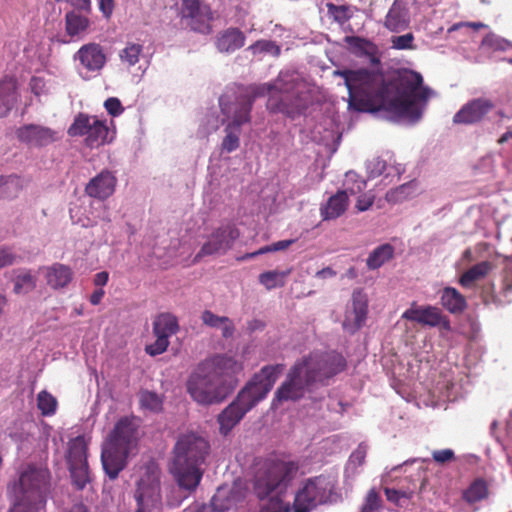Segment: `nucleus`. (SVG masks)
I'll return each mask as SVG.
<instances>
[{
  "label": "nucleus",
  "instance_id": "32",
  "mask_svg": "<svg viewBox=\"0 0 512 512\" xmlns=\"http://www.w3.org/2000/svg\"><path fill=\"white\" fill-rule=\"evenodd\" d=\"M179 330L177 318L170 313L160 314L153 322L155 336L169 338Z\"/></svg>",
  "mask_w": 512,
  "mask_h": 512
},
{
  "label": "nucleus",
  "instance_id": "1",
  "mask_svg": "<svg viewBox=\"0 0 512 512\" xmlns=\"http://www.w3.org/2000/svg\"><path fill=\"white\" fill-rule=\"evenodd\" d=\"M348 89V107L358 112L374 113L384 110L395 121L416 124L422 118L428 103L437 93L423 83L420 73L404 70L386 83L381 73L367 69L336 70Z\"/></svg>",
  "mask_w": 512,
  "mask_h": 512
},
{
  "label": "nucleus",
  "instance_id": "63",
  "mask_svg": "<svg viewBox=\"0 0 512 512\" xmlns=\"http://www.w3.org/2000/svg\"><path fill=\"white\" fill-rule=\"evenodd\" d=\"M74 8L89 12L91 10V0H67Z\"/></svg>",
  "mask_w": 512,
  "mask_h": 512
},
{
  "label": "nucleus",
  "instance_id": "3",
  "mask_svg": "<svg viewBox=\"0 0 512 512\" xmlns=\"http://www.w3.org/2000/svg\"><path fill=\"white\" fill-rule=\"evenodd\" d=\"M243 362L229 353H214L200 361L187 380V392L201 405L223 402L237 387Z\"/></svg>",
  "mask_w": 512,
  "mask_h": 512
},
{
  "label": "nucleus",
  "instance_id": "58",
  "mask_svg": "<svg viewBox=\"0 0 512 512\" xmlns=\"http://www.w3.org/2000/svg\"><path fill=\"white\" fill-rule=\"evenodd\" d=\"M375 196L372 192L362 194L358 197L356 209L359 212L367 211L374 203Z\"/></svg>",
  "mask_w": 512,
  "mask_h": 512
},
{
  "label": "nucleus",
  "instance_id": "31",
  "mask_svg": "<svg viewBox=\"0 0 512 512\" xmlns=\"http://www.w3.org/2000/svg\"><path fill=\"white\" fill-rule=\"evenodd\" d=\"M395 248L389 243H384L373 249L366 259L369 270H376L394 257Z\"/></svg>",
  "mask_w": 512,
  "mask_h": 512
},
{
  "label": "nucleus",
  "instance_id": "13",
  "mask_svg": "<svg viewBox=\"0 0 512 512\" xmlns=\"http://www.w3.org/2000/svg\"><path fill=\"white\" fill-rule=\"evenodd\" d=\"M76 68L83 79H90L100 74L107 63L104 48L98 43L82 45L73 56Z\"/></svg>",
  "mask_w": 512,
  "mask_h": 512
},
{
  "label": "nucleus",
  "instance_id": "26",
  "mask_svg": "<svg viewBox=\"0 0 512 512\" xmlns=\"http://www.w3.org/2000/svg\"><path fill=\"white\" fill-rule=\"evenodd\" d=\"M43 273L47 285L54 289L59 290L66 287L72 280L73 272L72 270L60 263H55L48 267H43L40 269Z\"/></svg>",
  "mask_w": 512,
  "mask_h": 512
},
{
  "label": "nucleus",
  "instance_id": "50",
  "mask_svg": "<svg viewBox=\"0 0 512 512\" xmlns=\"http://www.w3.org/2000/svg\"><path fill=\"white\" fill-rule=\"evenodd\" d=\"M366 170L369 178H376L386 172L387 163L380 157H375L366 163Z\"/></svg>",
  "mask_w": 512,
  "mask_h": 512
},
{
  "label": "nucleus",
  "instance_id": "5",
  "mask_svg": "<svg viewBox=\"0 0 512 512\" xmlns=\"http://www.w3.org/2000/svg\"><path fill=\"white\" fill-rule=\"evenodd\" d=\"M283 365L264 366L259 373L240 390L236 399L217 418L219 432L228 435L245 414L262 401L274 386Z\"/></svg>",
  "mask_w": 512,
  "mask_h": 512
},
{
  "label": "nucleus",
  "instance_id": "40",
  "mask_svg": "<svg viewBox=\"0 0 512 512\" xmlns=\"http://www.w3.org/2000/svg\"><path fill=\"white\" fill-rule=\"evenodd\" d=\"M290 271H267L259 275V282L268 290L284 286Z\"/></svg>",
  "mask_w": 512,
  "mask_h": 512
},
{
  "label": "nucleus",
  "instance_id": "59",
  "mask_svg": "<svg viewBox=\"0 0 512 512\" xmlns=\"http://www.w3.org/2000/svg\"><path fill=\"white\" fill-rule=\"evenodd\" d=\"M220 122L214 115H207L206 126L203 127V134H210L219 128Z\"/></svg>",
  "mask_w": 512,
  "mask_h": 512
},
{
  "label": "nucleus",
  "instance_id": "57",
  "mask_svg": "<svg viewBox=\"0 0 512 512\" xmlns=\"http://www.w3.org/2000/svg\"><path fill=\"white\" fill-rule=\"evenodd\" d=\"M104 107L112 116H119L123 112V107L118 98L111 97L104 102Z\"/></svg>",
  "mask_w": 512,
  "mask_h": 512
},
{
  "label": "nucleus",
  "instance_id": "7",
  "mask_svg": "<svg viewBox=\"0 0 512 512\" xmlns=\"http://www.w3.org/2000/svg\"><path fill=\"white\" fill-rule=\"evenodd\" d=\"M137 429L128 418L120 419L102 448L101 460L106 474L115 479L125 467L129 453L136 445Z\"/></svg>",
  "mask_w": 512,
  "mask_h": 512
},
{
  "label": "nucleus",
  "instance_id": "34",
  "mask_svg": "<svg viewBox=\"0 0 512 512\" xmlns=\"http://www.w3.org/2000/svg\"><path fill=\"white\" fill-rule=\"evenodd\" d=\"M418 192V185L415 181H410L402 184L386 193V200L391 204L401 203L413 196Z\"/></svg>",
  "mask_w": 512,
  "mask_h": 512
},
{
  "label": "nucleus",
  "instance_id": "23",
  "mask_svg": "<svg viewBox=\"0 0 512 512\" xmlns=\"http://www.w3.org/2000/svg\"><path fill=\"white\" fill-rule=\"evenodd\" d=\"M411 22L410 11L406 5L395 0L388 10L385 19L384 27L393 33H399L406 30Z\"/></svg>",
  "mask_w": 512,
  "mask_h": 512
},
{
  "label": "nucleus",
  "instance_id": "44",
  "mask_svg": "<svg viewBox=\"0 0 512 512\" xmlns=\"http://www.w3.org/2000/svg\"><path fill=\"white\" fill-rule=\"evenodd\" d=\"M343 190H346V194L356 195L361 193L366 188V181L360 177L355 171H348L345 174L343 181Z\"/></svg>",
  "mask_w": 512,
  "mask_h": 512
},
{
  "label": "nucleus",
  "instance_id": "45",
  "mask_svg": "<svg viewBox=\"0 0 512 512\" xmlns=\"http://www.w3.org/2000/svg\"><path fill=\"white\" fill-rule=\"evenodd\" d=\"M69 470L73 483L78 489H83L89 482L88 463H73L69 464Z\"/></svg>",
  "mask_w": 512,
  "mask_h": 512
},
{
  "label": "nucleus",
  "instance_id": "22",
  "mask_svg": "<svg viewBox=\"0 0 512 512\" xmlns=\"http://www.w3.org/2000/svg\"><path fill=\"white\" fill-rule=\"evenodd\" d=\"M115 186V176L111 172L104 170L87 183L85 192L89 197L104 202L106 198L114 193Z\"/></svg>",
  "mask_w": 512,
  "mask_h": 512
},
{
  "label": "nucleus",
  "instance_id": "54",
  "mask_svg": "<svg viewBox=\"0 0 512 512\" xmlns=\"http://www.w3.org/2000/svg\"><path fill=\"white\" fill-rule=\"evenodd\" d=\"M155 337L156 340L154 341V343L147 345L145 348L146 353L151 356H156L164 353L169 346L168 339L160 336Z\"/></svg>",
  "mask_w": 512,
  "mask_h": 512
},
{
  "label": "nucleus",
  "instance_id": "60",
  "mask_svg": "<svg viewBox=\"0 0 512 512\" xmlns=\"http://www.w3.org/2000/svg\"><path fill=\"white\" fill-rule=\"evenodd\" d=\"M385 494H386V497H387V499L389 501L397 503V504L400 503V500L402 498H406L407 497L406 493L400 492L398 490L391 489V488H386L385 489Z\"/></svg>",
  "mask_w": 512,
  "mask_h": 512
},
{
  "label": "nucleus",
  "instance_id": "46",
  "mask_svg": "<svg viewBox=\"0 0 512 512\" xmlns=\"http://www.w3.org/2000/svg\"><path fill=\"white\" fill-rule=\"evenodd\" d=\"M140 405L151 412H159L162 409V398L155 392L144 390L139 394Z\"/></svg>",
  "mask_w": 512,
  "mask_h": 512
},
{
  "label": "nucleus",
  "instance_id": "6",
  "mask_svg": "<svg viewBox=\"0 0 512 512\" xmlns=\"http://www.w3.org/2000/svg\"><path fill=\"white\" fill-rule=\"evenodd\" d=\"M210 453V444L195 433L179 437L174 447V459L171 472L181 489L194 491L203 476L202 465Z\"/></svg>",
  "mask_w": 512,
  "mask_h": 512
},
{
  "label": "nucleus",
  "instance_id": "27",
  "mask_svg": "<svg viewBox=\"0 0 512 512\" xmlns=\"http://www.w3.org/2000/svg\"><path fill=\"white\" fill-rule=\"evenodd\" d=\"M90 26V20L76 12H68L65 15V30L74 40H81L85 37Z\"/></svg>",
  "mask_w": 512,
  "mask_h": 512
},
{
  "label": "nucleus",
  "instance_id": "41",
  "mask_svg": "<svg viewBox=\"0 0 512 512\" xmlns=\"http://www.w3.org/2000/svg\"><path fill=\"white\" fill-rule=\"evenodd\" d=\"M225 137L221 143V149L223 152L231 153L237 150L240 146V135L241 128L229 126L225 124Z\"/></svg>",
  "mask_w": 512,
  "mask_h": 512
},
{
  "label": "nucleus",
  "instance_id": "47",
  "mask_svg": "<svg viewBox=\"0 0 512 512\" xmlns=\"http://www.w3.org/2000/svg\"><path fill=\"white\" fill-rule=\"evenodd\" d=\"M37 406L44 416L54 415L57 408V400L47 391H41L37 396Z\"/></svg>",
  "mask_w": 512,
  "mask_h": 512
},
{
  "label": "nucleus",
  "instance_id": "33",
  "mask_svg": "<svg viewBox=\"0 0 512 512\" xmlns=\"http://www.w3.org/2000/svg\"><path fill=\"white\" fill-rule=\"evenodd\" d=\"M350 44L357 55L367 57L372 64L380 63L378 47L371 41L352 38Z\"/></svg>",
  "mask_w": 512,
  "mask_h": 512
},
{
  "label": "nucleus",
  "instance_id": "15",
  "mask_svg": "<svg viewBox=\"0 0 512 512\" xmlns=\"http://www.w3.org/2000/svg\"><path fill=\"white\" fill-rule=\"evenodd\" d=\"M69 212L73 224L88 228L102 222L105 232L110 228V212L103 201H91L89 205L73 203Z\"/></svg>",
  "mask_w": 512,
  "mask_h": 512
},
{
  "label": "nucleus",
  "instance_id": "53",
  "mask_svg": "<svg viewBox=\"0 0 512 512\" xmlns=\"http://www.w3.org/2000/svg\"><path fill=\"white\" fill-rule=\"evenodd\" d=\"M482 45L485 47L492 48L494 50H506L510 46V43L507 40H505L495 34H490V35H487L482 40Z\"/></svg>",
  "mask_w": 512,
  "mask_h": 512
},
{
  "label": "nucleus",
  "instance_id": "2",
  "mask_svg": "<svg viewBox=\"0 0 512 512\" xmlns=\"http://www.w3.org/2000/svg\"><path fill=\"white\" fill-rule=\"evenodd\" d=\"M308 86L296 71H281L271 82L254 84L239 89L235 95L224 94L219 99L222 124L241 128L251 121V110L255 100L269 95L267 109L294 118L308 104Z\"/></svg>",
  "mask_w": 512,
  "mask_h": 512
},
{
  "label": "nucleus",
  "instance_id": "56",
  "mask_svg": "<svg viewBox=\"0 0 512 512\" xmlns=\"http://www.w3.org/2000/svg\"><path fill=\"white\" fill-rule=\"evenodd\" d=\"M432 458L439 464L448 463L455 458L454 451L452 449L435 450L432 452Z\"/></svg>",
  "mask_w": 512,
  "mask_h": 512
},
{
  "label": "nucleus",
  "instance_id": "51",
  "mask_svg": "<svg viewBox=\"0 0 512 512\" xmlns=\"http://www.w3.org/2000/svg\"><path fill=\"white\" fill-rule=\"evenodd\" d=\"M380 511H381L380 495L374 489H371L365 498V502L362 506L361 512H380Z\"/></svg>",
  "mask_w": 512,
  "mask_h": 512
},
{
  "label": "nucleus",
  "instance_id": "14",
  "mask_svg": "<svg viewBox=\"0 0 512 512\" xmlns=\"http://www.w3.org/2000/svg\"><path fill=\"white\" fill-rule=\"evenodd\" d=\"M174 2L182 25L197 32H209L212 13L207 5L200 0H174Z\"/></svg>",
  "mask_w": 512,
  "mask_h": 512
},
{
  "label": "nucleus",
  "instance_id": "39",
  "mask_svg": "<svg viewBox=\"0 0 512 512\" xmlns=\"http://www.w3.org/2000/svg\"><path fill=\"white\" fill-rule=\"evenodd\" d=\"M247 51L253 56L272 55L278 57L281 54V47L271 40H258L251 44Z\"/></svg>",
  "mask_w": 512,
  "mask_h": 512
},
{
  "label": "nucleus",
  "instance_id": "12",
  "mask_svg": "<svg viewBox=\"0 0 512 512\" xmlns=\"http://www.w3.org/2000/svg\"><path fill=\"white\" fill-rule=\"evenodd\" d=\"M137 502L136 512H159L161 508V493L159 472L152 467L137 482L135 491Z\"/></svg>",
  "mask_w": 512,
  "mask_h": 512
},
{
  "label": "nucleus",
  "instance_id": "19",
  "mask_svg": "<svg viewBox=\"0 0 512 512\" xmlns=\"http://www.w3.org/2000/svg\"><path fill=\"white\" fill-rule=\"evenodd\" d=\"M402 318L430 327H439L441 331L451 330L448 319L434 306H412L402 314Z\"/></svg>",
  "mask_w": 512,
  "mask_h": 512
},
{
  "label": "nucleus",
  "instance_id": "48",
  "mask_svg": "<svg viewBox=\"0 0 512 512\" xmlns=\"http://www.w3.org/2000/svg\"><path fill=\"white\" fill-rule=\"evenodd\" d=\"M366 453V446L360 444L358 448L350 455L348 463L345 468V472L347 474L357 473V468L364 463Z\"/></svg>",
  "mask_w": 512,
  "mask_h": 512
},
{
  "label": "nucleus",
  "instance_id": "29",
  "mask_svg": "<svg viewBox=\"0 0 512 512\" xmlns=\"http://www.w3.org/2000/svg\"><path fill=\"white\" fill-rule=\"evenodd\" d=\"M201 321L208 327L221 329L222 336L225 339L233 337L235 333V326L230 318L218 316L210 310H204L202 312Z\"/></svg>",
  "mask_w": 512,
  "mask_h": 512
},
{
  "label": "nucleus",
  "instance_id": "49",
  "mask_svg": "<svg viewBox=\"0 0 512 512\" xmlns=\"http://www.w3.org/2000/svg\"><path fill=\"white\" fill-rule=\"evenodd\" d=\"M415 37L413 33L408 32L403 35L392 36L390 39L391 47L396 50H415Z\"/></svg>",
  "mask_w": 512,
  "mask_h": 512
},
{
  "label": "nucleus",
  "instance_id": "10",
  "mask_svg": "<svg viewBox=\"0 0 512 512\" xmlns=\"http://www.w3.org/2000/svg\"><path fill=\"white\" fill-rule=\"evenodd\" d=\"M333 488L334 483L322 475L306 480L295 496V512H310L317 505L326 503Z\"/></svg>",
  "mask_w": 512,
  "mask_h": 512
},
{
  "label": "nucleus",
  "instance_id": "61",
  "mask_svg": "<svg viewBox=\"0 0 512 512\" xmlns=\"http://www.w3.org/2000/svg\"><path fill=\"white\" fill-rule=\"evenodd\" d=\"M260 512H289V508L279 501H273L270 505L263 507Z\"/></svg>",
  "mask_w": 512,
  "mask_h": 512
},
{
  "label": "nucleus",
  "instance_id": "30",
  "mask_svg": "<svg viewBox=\"0 0 512 512\" xmlns=\"http://www.w3.org/2000/svg\"><path fill=\"white\" fill-rule=\"evenodd\" d=\"M27 180L18 175L0 176V199H13L26 186Z\"/></svg>",
  "mask_w": 512,
  "mask_h": 512
},
{
  "label": "nucleus",
  "instance_id": "11",
  "mask_svg": "<svg viewBox=\"0 0 512 512\" xmlns=\"http://www.w3.org/2000/svg\"><path fill=\"white\" fill-rule=\"evenodd\" d=\"M72 137L85 136V143L90 148H96L112 140L106 120L97 116L78 114L68 129Z\"/></svg>",
  "mask_w": 512,
  "mask_h": 512
},
{
  "label": "nucleus",
  "instance_id": "43",
  "mask_svg": "<svg viewBox=\"0 0 512 512\" xmlns=\"http://www.w3.org/2000/svg\"><path fill=\"white\" fill-rule=\"evenodd\" d=\"M142 53L143 45L139 43H128L126 47L121 50L119 56L122 63L126 64L128 67H132L139 62Z\"/></svg>",
  "mask_w": 512,
  "mask_h": 512
},
{
  "label": "nucleus",
  "instance_id": "64",
  "mask_svg": "<svg viewBox=\"0 0 512 512\" xmlns=\"http://www.w3.org/2000/svg\"><path fill=\"white\" fill-rule=\"evenodd\" d=\"M295 242L294 239H286V240H280L278 242L272 243V251H282L290 247Z\"/></svg>",
  "mask_w": 512,
  "mask_h": 512
},
{
  "label": "nucleus",
  "instance_id": "36",
  "mask_svg": "<svg viewBox=\"0 0 512 512\" xmlns=\"http://www.w3.org/2000/svg\"><path fill=\"white\" fill-rule=\"evenodd\" d=\"M68 464L87 462V443L84 437L78 436L69 442Z\"/></svg>",
  "mask_w": 512,
  "mask_h": 512
},
{
  "label": "nucleus",
  "instance_id": "24",
  "mask_svg": "<svg viewBox=\"0 0 512 512\" xmlns=\"http://www.w3.org/2000/svg\"><path fill=\"white\" fill-rule=\"evenodd\" d=\"M348 205L349 199L346 190H339L321 204L320 215L324 221L337 219L345 213Z\"/></svg>",
  "mask_w": 512,
  "mask_h": 512
},
{
  "label": "nucleus",
  "instance_id": "28",
  "mask_svg": "<svg viewBox=\"0 0 512 512\" xmlns=\"http://www.w3.org/2000/svg\"><path fill=\"white\" fill-rule=\"evenodd\" d=\"M16 80L12 77H4L0 81V117H4L12 109L16 102Z\"/></svg>",
  "mask_w": 512,
  "mask_h": 512
},
{
  "label": "nucleus",
  "instance_id": "52",
  "mask_svg": "<svg viewBox=\"0 0 512 512\" xmlns=\"http://www.w3.org/2000/svg\"><path fill=\"white\" fill-rule=\"evenodd\" d=\"M31 92L37 96H43L50 93L51 87L48 85L47 81L44 78L39 76H34L31 78L29 83Z\"/></svg>",
  "mask_w": 512,
  "mask_h": 512
},
{
  "label": "nucleus",
  "instance_id": "8",
  "mask_svg": "<svg viewBox=\"0 0 512 512\" xmlns=\"http://www.w3.org/2000/svg\"><path fill=\"white\" fill-rule=\"evenodd\" d=\"M49 478L47 468L27 466L20 474L18 490L9 512H40L46 504Z\"/></svg>",
  "mask_w": 512,
  "mask_h": 512
},
{
  "label": "nucleus",
  "instance_id": "17",
  "mask_svg": "<svg viewBox=\"0 0 512 512\" xmlns=\"http://www.w3.org/2000/svg\"><path fill=\"white\" fill-rule=\"evenodd\" d=\"M368 313V296L362 289H355L352 293L351 300L347 303L343 327L350 333L360 329L367 318Z\"/></svg>",
  "mask_w": 512,
  "mask_h": 512
},
{
  "label": "nucleus",
  "instance_id": "55",
  "mask_svg": "<svg viewBox=\"0 0 512 512\" xmlns=\"http://www.w3.org/2000/svg\"><path fill=\"white\" fill-rule=\"evenodd\" d=\"M18 256L11 247L0 246V269L17 262Z\"/></svg>",
  "mask_w": 512,
  "mask_h": 512
},
{
  "label": "nucleus",
  "instance_id": "38",
  "mask_svg": "<svg viewBox=\"0 0 512 512\" xmlns=\"http://www.w3.org/2000/svg\"><path fill=\"white\" fill-rule=\"evenodd\" d=\"M492 270L489 261L480 262L469 268L460 278V284L464 287L470 286L474 281L484 278Z\"/></svg>",
  "mask_w": 512,
  "mask_h": 512
},
{
  "label": "nucleus",
  "instance_id": "4",
  "mask_svg": "<svg viewBox=\"0 0 512 512\" xmlns=\"http://www.w3.org/2000/svg\"><path fill=\"white\" fill-rule=\"evenodd\" d=\"M346 360L335 352H313L297 361L279 386L273 399V406L287 401H297L309 392L313 385L324 384L325 380L344 370Z\"/></svg>",
  "mask_w": 512,
  "mask_h": 512
},
{
  "label": "nucleus",
  "instance_id": "35",
  "mask_svg": "<svg viewBox=\"0 0 512 512\" xmlns=\"http://www.w3.org/2000/svg\"><path fill=\"white\" fill-rule=\"evenodd\" d=\"M441 303L451 313L461 312L466 306L465 298L452 287L443 290Z\"/></svg>",
  "mask_w": 512,
  "mask_h": 512
},
{
  "label": "nucleus",
  "instance_id": "16",
  "mask_svg": "<svg viewBox=\"0 0 512 512\" xmlns=\"http://www.w3.org/2000/svg\"><path fill=\"white\" fill-rule=\"evenodd\" d=\"M238 230L231 224H224L214 230L202 245L200 251L194 258V262L209 255H221L226 253L238 238Z\"/></svg>",
  "mask_w": 512,
  "mask_h": 512
},
{
  "label": "nucleus",
  "instance_id": "18",
  "mask_svg": "<svg viewBox=\"0 0 512 512\" xmlns=\"http://www.w3.org/2000/svg\"><path fill=\"white\" fill-rule=\"evenodd\" d=\"M19 141L32 147H45L60 139V133L50 127L27 124L16 130Z\"/></svg>",
  "mask_w": 512,
  "mask_h": 512
},
{
  "label": "nucleus",
  "instance_id": "9",
  "mask_svg": "<svg viewBox=\"0 0 512 512\" xmlns=\"http://www.w3.org/2000/svg\"><path fill=\"white\" fill-rule=\"evenodd\" d=\"M298 471V465L291 460L268 458L255 464L254 492L264 499L273 493H283Z\"/></svg>",
  "mask_w": 512,
  "mask_h": 512
},
{
  "label": "nucleus",
  "instance_id": "42",
  "mask_svg": "<svg viewBox=\"0 0 512 512\" xmlns=\"http://www.w3.org/2000/svg\"><path fill=\"white\" fill-rule=\"evenodd\" d=\"M488 495V488L485 481L475 480L464 492V499L469 503L483 500Z\"/></svg>",
  "mask_w": 512,
  "mask_h": 512
},
{
  "label": "nucleus",
  "instance_id": "21",
  "mask_svg": "<svg viewBox=\"0 0 512 512\" xmlns=\"http://www.w3.org/2000/svg\"><path fill=\"white\" fill-rule=\"evenodd\" d=\"M245 498V491L238 485L229 487L227 485L220 486L211 499V506L214 512H225Z\"/></svg>",
  "mask_w": 512,
  "mask_h": 512
},
{
  "label": "nucleus",
  "instance_id": "62",
  "mask_svg": "<svg viewBox=\"0 0 512 512\" xmlns=\"http://www.w3.org/2000/svg\"><path fill=\"white\" fill-rule=\"evenodd\" d=\"M99 1V9L103 13V15L108 18L112 14L113 11V0H98Z\"/></svg>",
  "mask_w": 512,
  "mask_h": 512
},
{
  "label": "nucleus",
  "instance_id": "20",
  "mask_svg": "<svg viewBox=\"0 0 512 512\" xmlns=\"http://www.w3.org/2000/svg\"><path fill=\"white\" fill-rule=\"evenodd\" d=\"M494 103L487 98H476L466 103L453 117L457 124H474L480 122L492 111Z\"/></svg>",
  "mask_w": 512,
  "mask_h": 512
},
{
  "label": "nucleus",
  "instance_id": "25",
  "mask_svg": "<svg viewBox=\"0 0 512 512\" xmlns=\"http://www.w3.org/2000/svg\"><path fill=\"white\" fill-rule=\"evenodd\" d=\"M246 36L238 28H228L220 32L215 40V45L220 53L231 54L245 45Z\"/></svg>",
  "mask_w": 512,
  "mask_h": 512
},
{
  "label": "nucleus",
  "instance_id": "37",
  "mask_svg": "<svg viewBox=\"0 0 512 512\" xmlns=\"http://www.w3.org/2000/svg\"><path fill=\"white\" fill-rule=\"evenodd\" d=\"M36 287V277L30 270L21 269L17 271L14 279L13 291L15 294H28Z\"/></svg>",
  "mask_w": 512,
  "mask_h": 512
}]
</instances>
